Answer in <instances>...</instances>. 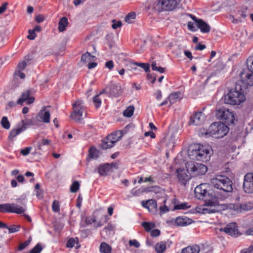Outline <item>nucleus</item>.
I'll return each mask as SVG.
<instances>
[{
	"label": "nucleus",
	"mask_w": 253,
	"mask_h": 253,
	"mask_svg": "<svg viewBox=\"0 0 253 253\" xmlns=\"http://www.w3.org/2000/svg\"><path fill=\"white\" fill-rule=\"evenodd\" d=\"M248 85V84H246L240 79L236 84L235 88L231 89L225 96V103L231 105H239L244 102L246 100L244 91Z\"/></svg>",
	"instance_id": "f257e3e1"
},
{
	"label": "nucleus",
	"mask_w": 253,
	"mask_h": 253,
	"mask_svg": "<svg viewBox=\"0 0 253 253\" xmlns=\"http://www.w3.org/2000/svg\"><path fill=\"white\" fill-rule=\"evenodd\" d=\"M192 147V150L189 149L188 151V156L190 159L203 162H206L210 160L211 156L210 153L211 148L210 147L196 144Z\"/></svg>",
	"instance_id": "f03ea898"
},
{
	"label": "nucleus",
	"mask_w": 253,
	"mask_h": 253,
	"mask_svg": "<svg viewBox=\"0 0 253 253\" xmlns=\"http://www.w3.org/2000/svg\"><path fill=\"white\" fill-rule=\"evenodd\" d=\"M229 128L224 123L217 122L211 125L207 130L202 129L201 130L202 134L209 135L213 138L219 139L223 137L229 132Z\"/></svg>",
	"instance_id": "7ed1b4c3"
},
{
	"label": "nucleus",
	"mask_w": 253,
	"mask_h": 253,
	"mask_svg": "<svg viewBox=\"0 0 253 253\" xmlns=\"http://www.w3.org/2000/svg\"><path fill=\"white\" fill-rule=\"evenodd\" d=\"M209 185L206 183H202L196 187L194 190L195 197L199 200H205L206 201L207 206H210L209 211L210 212H215L216 210L212 208V206H215L217 204L216 201H211L208 199L210 197V194L208 193Z\"/></svg>",
	"instance_id": "20e7f679"
},
{
	"label": "nucleus",
	"mask_w": 253,
	"mask_h": 253,
	"mask_svg": "<svg viewBox=\"0 0 253 253\" xmlns=\"http://www.w3.org/2000/svg\"><path fill=\"white\" fill-rule=\"evenodd\" d=\"M211 183L213 186L225 192L232 191V181L227 176L223 175H216L211 179Z\"/></svg>",
	"instance_id": "39448f33"
},
{
	"label": "nucleus",
	"mask_w": 253,
	"mask_h": 253,
	"mask_svg": "<svg viewBox=\"0 0 253 253\" xmlns=\"http://www.w3.org/2000/svg\"><path fill=\"white\" fill-rule=\"evenodd\" d=\"M247 64L248 68L243 69L240 74V79L246 84L253 86V57L248 59Z\"/></svg>",
	"instance_id": "423d86ee"
},
{
	"label": "nucleus",
	"mask_w": 253,
	"mask_h": 253,
	"mask_svg": "<svg viewBox=\"0 0 253 253\" xmlns=\"http://www.w3.org/2000/svg\"><path fill=\"white\" fill-rule=\"evenodd\" d=\"M122 136L123 134L120 131L111 133L103 139L101 147L103 149H107L113 147L115 144L121 139Z\"/></svg>",
	"instance_id": "0eeeda50"
},
{
	"label": "nucleus",
	"mask_w": 253,
	"mask_h": 253,
	"mask_svg": "<svg viewBox=\"0 0 253 253\" xmlns=\"http://www.w3.org/2000/svg\"><path fill=\"white\" fill-rule=\"evenodd\" d=\"M216 116L217 118L221 120L228 125L233 124L235 117L232 112L224 108H221L216 110Z\"/></svg>",
	"instance_id": "6e6552de"
},
{
	"label": "nucleus",
	"mask_w": 253,
	"mask_h": 253,
	"mask_svg": "<svg viewBox=\"0 0 253 253\" xmlns=\"http://www.w3.org/2000/svg\"><path fill=\"white\" fill-rule=\"evenodd\" d=\"M186 168L188 171L192 172L196 176L205 174L208 170V168L204 164L191 162L186 164Z\"/></svg>",
	"instance_id": "1a4fd4ad"
},
{
	"label": "nucleus",
	"mask_w": 253,
	"mask_h": 253,
	"mask_svg": "<svg viewBox=\"0 0 253 253\" xmlns=\"http://www.w3.org/2000/svg\"><path fill=\"white\" fill-rule=\"evenodd\" d=\"M25 208L15 204H4L0 205V212H10L20 214L24 212Z\"/></svg>",
	"instance_id": "9d476101"
},
{
	"label": "nucleus",
	"mask_w": 253,
	"mask_h": 253,
	"mask_svg": "<svg viewBox=\"0 0 253 253\" xmlns=\"http://www.w3.org/2000/svg\"><path fill=\"white\" fill-rule=\"evenodd\" d=\"M178 4L176 0H159L157 6L161 11H172Z\"/></svg>",
	"instance_id": "9b49d317"
},
{
	"label": "nucleus",
	"mask_w": 253,
	"mask_h": 253,
	"mask_svg": "<svg viewBox=\"0 0 253 253\" xmlns=\"http://www.w3.org/2000/svg\"><path fill=\"white\" fill-rule=\"evenodd\" d=\"M82 103L81 101L77 100L73 104L74 112L71 115V117L76 121L83 119V107Z\"/></svg>",
	"instance_id": "f8f14e48"
},
{
	"label": "nucleus",
	"mask_w": 253,
	"mask_h": 253,
	"mask_svg": "<svg viewBox=\"0 0 253 253\" xmlns=\"http://www.w3.org/2000/svg\"><path fill=\"white\" fill-rule=\"evenodd\" d=\"M243 189L247 193H253V173H248L245 175Z\"/></svg>",
	"instance_id": "ddd939ff"
},
{
	"label": "nucleus",
	"mask_w": 253,
	"mask_h": 253,
	"mask_svg": "<svg viewBox=\"0 0 253 253\" xmlns=\"http://www.w3.org/2000/svg\"><path fill=\"white\" fill-rule=\"evenodd\" d=\"M229 208L237 212H242L252 210L253 208V204L251 202H248L243 204H231L229 205Z\"/></svg>",
	"instance_id": "4468645a"
},
{
	"label": "nucleus",
	"mask_w": 253,
	"mask_h": 253,
	"mask_svg": "<svg viewBox=\"0 0 253 253\" xmlns=\"http://www.w3.org/2000/svg\"><path fill=\"white\" fill-rule=\"evenodd\" d=\"M190 171L184 169H178L176 170L177 178L179 182L182 185H185L191 179V175L188 174Z\"/></svg>",
	"instance_id": "2eb2a0df"
},
{
	"label": "nucleus",
	"mask_w": 253,
	"mask_h": 253,
	"mask_svg": "<svg viewBox=\"0 0 253 253\" xmlns=\"http://www.w3.org/2000/svg\"><path fill=\"white\" fill-rule=\"evenodd\" d=\"M190 17L194 21L196 24L197 27L201 30L203 33H209L211 30L210 25L202 19H198L195 16L190 14Z\"/></svg>",
	"instance_id": "dca6fc26"
},
{
	"label": "nucleus",
	"mask_w": 253,
	"mask_h": 253,
	"mask_svg": "<svg viewBox=\"0 0 253 253\" xmlns=\"http://www.w3.org/2000/svg\"><path fill=\"white\" fill-rule=\"evenodd\" d=\"M220 231H223L226 234L234 237H237L240 234L236 222L229 223L224 228H220Z\"/></svg>",
	"instance_id": "f3484780"
},
{
	"label": "nucleus",
	"mask_w": 253,
	"mask_h": 253,
	"mask_svg": "<svg viewBox=\"0 0 253 253\" xmlns=\"http://www.w3.org/2000/svg\"><path fill=\"white\" fill-rule=\"evenodd\" d=\"M31 92L30 90H27L23 92L21 97L18 99L17 101V104H22V103L26 101L27 104H31L33 103L35 101V98L33 96H30Z\"/></svg>",
	"instance_id": "a211bd4d"
},
{
	"label": "nucleus",
	"mask_w": 253,
	"mask_h": 253,
	"mask_svg": "<svg viewBox=\"0 0 253 253\" xmlns=\"http://www.w3.org/2000/svg\"><path fill=\"white\" fill-rule=\"evenodd\" d=\"M142 206L147 209L150 212L155 213L157 211V202L155 200L150 199L141 202Z\"/></svg>",
	"instance_id": "6ab92c4d"
},
{
	"label": "nucleus",
	"mask_w": 253,
	"mask_h": 253,
	"mask_svg": "<svg viewBox=\"0 0 253 253\" xmlns=\"http://www.w3.org/2000/svg\"><path fill=\"white\" fill-rule=\"evenodd\" d=\"M48 107V106L42 107V109L37 114V117L44 123L50 122V115L49 110H47Z\"/></svg>",
	"instance_id": "aec40b11"
},
{
	"label": "nucleus",
	"mask_w": 253,
	"mask_h": 253,
	"mask_svg": "<svg viewBox=\"0 0 253 253\" xmlns=\"http://www.w3.org/2000/svg\"><path fill=\"white\" fill-rule=\"evenodd\" d=\"M171 203L174 205L172 211L177 210H186L191 208V205H189L188 203H180L176 198H173L171 200Z\"/></svg>",
	"instance_id": "412c9836"
},
{
	"label": "nucleus",
	"mask_w": 253,
	"mask_h": 253,
	"mask_svg": "<svg viewBox=\"0 0 253 253\" xmlns=\"http://www.w3.org/2000/svg\"><path fill=\"white\" fill-rule=\"evenodd\" d=\"M191 119L192 120L193 123L195 125H200L203 124L205 120V115L202 112H196Z\"/></svg>",
	"instance_id": "4be33fe9"
},
{
	"label": "nucleus",
	"mask_w": 253,
	"mask_h": 253,
	"mask_svg": "<svg viewBox=\"0 0 253 253\" xmlns=\"http://www.w3.org/2000/svg\"><path fill=\"white\" fill-rule=\"evenodd\" d=\"M129 65L131 68V70L132 71H136L137 69V68L134 66H139L141 68H143L146 72H148L150 70V64L148 63H138L137 62H130Z\"/></svg>",
	"instance_id": "5701e85b"
},
{
	"label": "nucleus",
	"mask_w": 253,
	"mask_h": 253,
	"mask_svg": "<svg viewBox=\"0 0 253 253\" xmlns=\"http://www.w3.org/2000/svg\"><path fill=\"white\" fill-rule=\"evenodd\" d=\"M24 131H25V128L24 127L23 128H20V127L18 125L17 127L12 129L9 132L8 137L9 140H13L16 136Z\"/></svg>",
	"instance_id": "b1692460"
},
{
	"label": "nucleus",
	"mask_w": 253,
	"mask_h": 253,
	"mask_svg": "<svg viewBox=\"0 0 253 253\" xmlns=\"http://www.w3.org/2000/svg\"><path fill=\"white\" fill-rule=\"evenodd\" d=\"M111 166L109 165V163H106L104 165H100L98 168V172L100 175H106L109 172H111Z\"/></svg>",
	"instance_id": "393cba45"
},
{
	"label": "nucleus",
	"mask_w": 253,
	"mask_h": 253,
	"mask_svg": "<svg viewBox=\"0 0 253 253\" xmlns=\"http://www.w3.org/2000/svg\"><path fill=\"white\" fill-rule=\"evenodd\" d=\"M199 247L197 245L188 246L182 250L181 253H199Z\"/></svg>",
	"instance_id": "a878e982"
},
{
	"label": "nucleus",
	"mask_w": 253,
	"mask_h": 253,
	"mask_svg": "<svg viewBox=\"0 0 253 253\" xmlns=\"http://www.w3.org/2000/svg\"><path fill=\"white\" fill-rule=\"evenodd\" d=\"M180 92H174L169 95V99H170V104H172L180 100Z\"/></svg>",
	"instance_id": "bb28decb"
},
{
	"label": "nucleus",
	"mask_w": 253,
	"mask_h": 253,
	"mask_svg": "<svg viewBox=\"0 0 253 253\" xmlns=\"http://www.w3.org/2000/svg\"><path fill=\"white\" fill-rule=\"evenodd\" d=\"M68 24V19L66 17H62L58 23V30L60 32H63Z\"/></svg>",
	"instance_id": "cd10ccee"
},
{
	"label": "nucleus",
	"mask_w": 253,
	"mask_h": 253,
	"mask_svg": "<svg viewBox=\"0 0 253 253\" xmlns=\"http://www.w3.org/2000/svg\"><path fill=\"white\" fill-rule=\"evenodd\" d=\"M51 141L47 139H42L41 141L38 142V148L39 150L43 151L44 150V146H48L50 144Z\"/></svg>",
	"instance_id": "c85d7f7f"
},
{
	"label": "nucleus",
	"mask_w": 253,
	"mask_h": 253,
	"mask_svg": "<svg viewBox=\"0 0 253 253\" xmlns=\"http://www.w3.org/2000/svg\"><path fill=\"white\" fill-rule=\"evenodd\" d=\"M134 107L133 106H128L123 112V115L127 118H130L134 113Z\"/></svg>",
	"instance_id": "c756f323"
},
{
	"label": "nucleus",
	"mask_w": 253,
	"mask_h": 253,
	"mask_svg": "<svg viewBox=\"0 0 253 253\" xmlns=\"http://www.w3.org/2000/svg\"><path fill=\"white\" fill-rule=\"evenodd\" d=\"M111 247L105 242H103L100 246V251L101 253H109L111 252Z\"/></svg>",
	"instance_id": "7c9ffc66"
},
{
	"label": "nucleus",
	"mask_w": 253,
	"mask_h": 253,
	"mask_svg": "<svg viewBox=\"0 0 253 253\" xmlns=\"http://www.w3.org/2000/svg\"><path fill=\"white\" fill-rule=\"evenodd\" d=\"M166 249V244L163 242L157 243L155 246V250L157 253H163Z\"/></svg>",
	"instance_id": "2f4dec72"
},
{
	"label": "nucleus",
	"mask_w": 253,
	"mask_h": 253,
	"mask_svg": "<svg viewBox=\"0 0 253 253\" xmlns=\"http://www.w3.org/2000/svg\"><path fill=\"white\" fill-rule=\"evenodd\" d=\"M0 125L2 127L6 129H8L10 127V124L8 120V118L7 117L4 116L2 118Z\"/></svg>",
	"instance_id": "473e14b6"
},
{
	"label": "nucleus",
	"mask_w": 253,
	"mask_h": 253,
	"mask_svg": "<svg viewBox=\"0 0 253 253\" xmlns=\"http://www.w3.org/2000/svg\"><path fill=\"white\" fill-rule=\"evenodd\" d=\"M99 151L93 147H92L89 149V156L91 159H96L98 157Z\"/></svg>",
	"instance_id": "72a5a7b5"
},
{
	"label": "nucleus",
	"mask_w": 253,
	"mask_h": 253,
	"mask_svg": "<svg viewBox=\"0 0 253 253\" xmlns=\"http://www.w3.org/2000/svg\"><path fill=\"white\" fill-rule=\"evenodd\" d=\"M142 226L147 232L150 231L155 227L154 222H142Z\"/></svg>",
	"instance_id": "f704fd0d"
},
{
	"label": "nucleus",
	"mask_w": 253,
	"mask_h": 253,
	"mask_svg": "<svg viewBox=\"0 0 253 253\" xmlns=\"http://www.w3.org/2000/svg\"><path fill=\"white\" fill-rule=\"evenodd\" d=\"M169 223V226L172 227H184L186 226L192 222H168Z\"/></svg>",
	"instance_id": "c9c22d12"
},
{
	"label": "nucleus",
	"mask_w": 253,
	"mask_h": 253,
	"mask_svg": "<svg viewBox=\"0 0 253 253\" xmlns=\"http://www.w3.org/2000/svg\"><path fill=\"white\" fill-rule=\"evenodd\" d=\"M52 210L54 212H59L60 203L57 200H54L52 204Z\"/></svg>",
	"instance_id": "e433bc0d"
},
{
	"label": "nucleus",
	"mask_w": 253,
	"mask_h": 253,
	"mask_svg": "<svg viewBox=\"0 0 253 253\" xmlns=\"http://www.w3.org/2000/svg\"><path fill=\"white\" fill-rule=\"evenodd\" d=\"M92 56H91V54L87 52L84 54H83L81 57V61L83 62H88L91 60Z\"/></svg>",
	"instance_id": "4c0bfd02"
},
{
	"label": "nucleus",
	"mask_w": 253,
	"mask_h": 253,
	"mask_svg": "<svg viewBox=\"0 0 253 253\" xmlns=\"http://www.w3.org/2000/svg\"><path fill=\"white\" fill-rule=\"evenodd\" d=\"M80 188V183L78 181H74L70 187V191L72 193L77 192Z\"/></svg>",
	"instance_id": "58836bf2"
},
{
	"label": "nucleus",
	"mask_w": 253,
	"mask_h": 253,
	"mask_svg": "<svg viewBox=\"0 0 253 253\" xmlns=\"http://www.w3.org/2000/svg\"><path fill=\"white\" fill-rule=\"evenodd\" d=\"M136 18V14L134 12L129 13L125 17V21L128 23H130L131 20Z\"/></svg>",
	"instance_id": "ea45409f"
},
{
	"label": "nucleus",
	"mask_w": 253,
	"mask_h": 253,
	"mask_svg": "<svg viewBox=\"0 0 253 253\" xmlns=\"http://www.w3.org/2000/svg\"><path fill=\"white\" fill-rule=\"evenodd\" d=\"M99 95L100 94H97L93 98V102L96 108H99L101 106L102 103L101 99L99 97Z\"/></svg>",
	"instance_id": "a19ab883"
},
{
	"label": "nucleus",
	"mask_w": 253,
	"mask_h": 253,
	"mask_svg": "<svg viewBox=\"0 0 253 253\" xmlns=\"http://www.w3.org/2000/svg\"><path fill=\"white\" fill-rule=\"evenodd\" d=\"M145 190L142 188H139L138 189H133L131 191V193L133 196H139L145 192Z\"/></svg>",
	"instance_id": "79ce46f5"
},
{
	"label": "nucleus",
	"mask_w": 253,
	"mask_h": 253,
	"mask_svg": "<svg viewBox=\"0 0 253 253\" xmlns=\"http://www.w3.org/2000/svg\"><path fill=\"white\" fill-rule=\"evenodd\" d=\"M31 123L32 121L31 120H28L27 121L22 120L21 123L18 124V126L20 127V128H23L24 127L25 130L27 128L26 126L31 125Z\"/></svg>",
	"instance_id": "37998d69"
},
{
	"label": "nucleus",
	"mask_w": 253,
	"mask_h": 253,
	"mask_svg": "<svg viewBox=\"0 0 253 253\" xmlns=\"http://www.w3.org/2000/svg\"><path fill=\"white\" fill-rule=\"evenodd\" d=\"M112 27L114 29H117V28L121 27L122 22L121 21H116V20H112Z\"/></svg>",
	"instance_id": "c03bdc74"
},
{
	"label": "nucleus",
	"mask_w": 253,
	"mask_h": 253,
	"mask_svg": "<svg viewBox=\"0 0 253 253\" xmlns=\"http://www.w3.org/2000/svg\"><path fill=\"white\" fill-rule=\"evenodd\" d=\"M27 65L26 61L23 60L18 63L17 68L18 70L22 71L25 69Z\"/></svg>",
	"instance_id": "a18cd8bd"
},
{
	"label": "nucleus",
	"mask_w": 253,
	"mask_h": 253,
	"mask_svg": "<svg viewBox=\"0 0 253 253\" xmlns=\"http://www.w3.org/2000/svg\"><path fill=\"white\" fill-rule=\"evenodd\" d=\"M42 250V246L37 244L30 252V253H40Z\"/></svg>",
	"instance_id": "49530a36"
},
{
	"label": "nucleus",
	"mask_w": 253,
	"mask_h": 253,
	"mask_svg": "<svg viewBox=\"0 0 253 253\" xmlns=\"http://www.w3.org/2000/svg\"><path fill=\"white\" fill-rule=\"evenodd\" d=\"M37 35L35 34V31L33 30H29L28 31V35L27 36V38L31 40H33L35 39Z\"/></svg>",
	"instance_id": "de8ad7c7"
},
{
	"label": "nucleus",
	"mask_w": 253,
	"mask_h": 253,
	"mask_svg": "<svg viewBox=\"0 0 253 253\" xmlns=\"http://www.w3.org/2000/svg\"><path fill=\"white\" fill-rule=\"evenodd\" d=\"M32 149V148L31 147H27L25 148L24 149H23L21 150L20 151V154L23 156H27L28 155Z\"/></svg>",
	"instance_id": "09e8293b"
},
{
	"label": "nucleus",
	"mask_w": 253,
	"mask_h": 253,
	"mask_svg": "<svg viewBox=\"0 0 253 253\" xmlns=\"http://www.w3.org/2000/svg\"><path fill=\"white\" fill-rule=\"evenodd\" d=\"M105 66L109 70H112L114 67V62L112 60H109L105 63Z\"/></svg>",
	"instance_id": "8fccbe9b"
},
{
	"label": "nucleus",
	"mask_w": 253,
	"mask_h": 253,
	"mask_svg": "<svg viewBox=\"0 0 253 253\" xmlns=\"http://www.w3.org/2000/svg\"><path fill=\"white\" fill-rule=\"evenodd\" d=\"M130 246H134L135 248H139L140 246L139 243L136 240H132L129 241Z\"/></svg>",
	"instance_id": "3c124183"
},
{
	"label": "nucleus",
	"mask_w": 253,
	"mask_h": 253,
	"mask_svg": "<svg viewBox=\"0 0 253 253\" xmlns=\"http://www.w3.org/2000/svg\"><path fill=\"white\" fill-rule=\"evenodd\" d=\"M175 221H193L192 219H190L186 216L181 217L178 216L175 219Z\"/></svg>",
	"instance_id": "603ef678"
},
{
	"label": "nucleus",
	"mask_w": 253,
	"mask_h": 253,
	"mask_svg": "<svg viewBox=\"0 0 253 253\" xmlns=\"http://www.w3.org/2000/svg\"><path fill=\"white\" fill-rule=\"evenodd\" d=\"M76 241L74 238H70L67 243V247L68 248H72L75 246Z\"/></svg>",
	"instance_id": "864d4df0"
},
{
	"label": "nucleus",
	"mask_w": 253,
	"mask_h": 253,
	"mask_svg": "<svg viewBox=\"0 0 253 253\" xmlns=\"http://www.w3.org/2000/svg\"><path fill=\"white\" fill-rule=\"evenodd\" d=\"M31 242V238L29 239L27 241H25L24 243L21 244L19 247V250H22L25 248H26L30 243Z\"/></svg>",
	"instance_id": "5fc2aeb1"
},
{
	"label": "nucleus",
	"mask_w": 253,
	"mask_h": 253,
	"mask_svg": "<svg viewBox=\"0 0 253 253\" xmlns=\"http://www.w3.org/2000/svg\"><path fill=\"white\" fill-rule=\"evenodd\" d=\"M54 224L53 225V227L54 228V230L59 232L62 228V225L60 223V222H54Z\"/></svg>",
	"instance_id": "6e6d98bb"
},
{
	"label": "nucleus",
	"mask_w": 253,
	"mask_h": 253,
	"mask_svg": "<svg viewBox=\"0 0 253 253\" xmlns=\"http://www.w3.org/2000/svg\"><path fill=\"white\" fill-rule=\"evenodd\" d=\"M7 228L8 229L9 233H13V232L17 231L19 230V227L15 226V225H13L10 227H8V228Z\"/></svg>",
	"instance_id": "4d7b16f0"
},
{
	"label": "nucleus",
	"mask_w": 253,
	"mask_h": 253,
	"mask_svg": "<svg viewBox=\"0 0 253 253\" xmlns=\"http://www.w3.org/2000/svg\"><path fill=\"white\" fill-rule=\"evenodd\" d=\"M8 5V3L5 2L2 3L1 6H0V14L3 13L7 8V6Z\"/></svg>",
	"instance_id": "13d9d810"
},
{
	"label": "nucleus",
	"mask_w": 253,
	"mask_h": 253,
	"mask_svg": "<svg viewBox=\"0 0 253 253\" xmlns=\"http://www.w3.org/2000/svg\"><path fill=\"white\" fill-rule=\"evenodd\" d=\"M187 26L188 29L191 31H195L196 30L194 24L192 22H188Z\"/></svg>",
	"instance_id": "bf43d9fd"
},
{
	"label": "nucleus",
	"mask_w": 253,
	"mask_h": 253,
	"mask_svg": "<svg viewBox=\"0 0 253 253\" xmlns=\"http://www.w3.org/2000/svg\"><path fill=\"white\" fill-rule=\"evenodd\" d=\"M155 97L156 99L157 100H160L162 98V93L160 90H157L156 92L155 93Z\"/></svg>",
	"instance_id": "052dcab7"
},
{
	"label": "nucleus",
	"mask_w": 253,
	"mask_h": 253,
	"mask_svg": "<svg viewBox=\"0 0 253 253\" xmlns=\"http://www.w3.org/2000/svg\"><path fill=\"white\" fill-rule=\"evenodd\" d=\"M206 48V45L204 44H202L200 43H199L197 44L195 49L196 50H202Z\"/></svg>",
	"instance_id": "680f3d73"
},
{
	"label": "nucleus",
	"mask_w": 253,
	"mask_h": 253,
	"mask_svg": "<svg viewBox=\"0 0 253 253\" xmlns=\"http://www.w3.org/2000/svg\"><path fill=\"white\" fill-rule=\"evenodd\" d=\"M144 135L145 136H150L151 137V138H155L156 137V135H155V133L152 131H147V132H145Z\"/></svg>",
	"instance_id": "e2e57ef3"
},
{
	"label": "nucleus",
	"mask_w": 253,
	"mask_h": 253,
	"mask_svg": "<svg viewBox=\"0 0 253 253\" xmlns=\"http://www.w3.org/2000/svg\"><path fill=\"white\" fill-rule=\"evenodd\" d=\"M184 55L187 57L190 60H191L193 57L192 55V53L190 51H188V50H185L184 52Z\"/></svg>",
	"instance_id": "0e129e2a"
},
{
	"label": "nucleus",
	"mask_w": 253,
	"mask_h": 253,
	"mask_svg": "<svg viewBox=\"0 0 253 253\" xmlns=\"http://www.w3.org/2000/svg\"><path fill=\"white\" fill-rule=\"evenodd\" d=\"M160 231L158 229L153 230L151 233V236L153 237H157L160 235Z\"/></svg>",
	"instance_id": "69168bd1"
},
{
	"label": "nucleus",
	"mask_w": 253,
	"mask_h": 253,
	"mask_svg": "<svg viewBox=\"0 0 253 253\" xmlns=\"http://www.w3.org/2000/svg\"><path fill=\"white\" fill-rule=\"evenodd\" d=\"M32 59L33 58L31 56L28 55L25 56L24 61H25L27 64H29L31 63V61Z\"/></svg>",
	"instance_id": "338daca9"
},
{
	"label": "nucleus",
	"mask_w": 253,
	"mask_h": 253,
	"mask_svg": "<svg viewBox=\"0 0 253 253\" xmlns=\"http://www.w3.org/2000/svg\"><path fill=\"white\" fill-rule=\"evenodd\" d=\"M253 251V246H251L248 249L243 250L241 253H251Z\"/></svg>",
	"instance_id": "774afa93"
}]
</instances>
